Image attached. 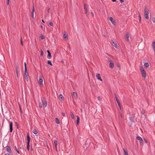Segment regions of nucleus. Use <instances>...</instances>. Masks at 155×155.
<instances>
[{"instance_id": "nucleus-29", "label": "nucleus", "mask_w": 155, "mask_h": 155, "mask_svg": "<svg viewBox=\"0 0 155 155\" xmlns=\"http://www.w3.org/2000/svg\"><path fill=\"white\" fill-rule=\"evenodd\" d=\"M54 145H55V147H56V146H57V141L56 140H55L54 141Z\"/></svg>"}, {"instance_id": "nucleus-14", "label": "nucleus", "mask_w": 155, "mask_h": 155, "mask_svg": "<svg viewBox=\"0 0 155 155\" xmlns=\"http://www.w3.org/2000/svg\"><path fill=\"white\" fill-rule=\"evenodd\" d=\"M73 96L74 97L75 99H77L78 98L77 94L76 92H74L73 93Z\"/></svg>"}, {"instance_id": "nucleus-51", "label": "nucleus", "mask_w": 155, "mask_h": 155, "mask_svg": "<svg viewBox=\"0 0 155 155\" xmlns=\"http://www.w3.org/2000/svg\"><path fill=\"white\" fill-rule=\"evenodd\" d=\"M62 114L63 115V116H64L65 115V113L64 112L62 113Z\"/></svg>"}, {"instance_id": "nucleus-24", "label": "nucleus", "mask_w": 155, "mask_h": 155, "mask_svg": "<svg viewBox=\"0 0 155 155\" xmlns=\"http://www.w3.org/2000/svg\"><path fill=\"white\" fill-rule=\"evenodd\" d=\"M70 114H71V117L73 119H74V115L73 114V113L72 112H71Z\"/></svg>"}, {"instance_id": "nucleus-48", "label": "nucleus", "mask_w": 155, "mask_h": 155, "mask_svg": "<svg viewBox=\"0 0 155 155\" xmlns=\"http://www.w3.org/2000/svg\"><path fill=\"white\" fill-rule=\"evenodd\" d=\"M139 21H140H140H141V17H140V15L139 14Z\"/></svg>"}, {"instance_id": "nucleus-35", "label": "nucleus", "mask_w": 155, "mask_h": 155, "mask_svg": "<svg viewBox=\"0 0 155 155\" xmlns=\"http://www.w3.org/2000/svg\"><path fill=\"white\" fill-rule=\"evenodd\" d=\"M40 37H41V39L42 40H43V39H44L45 38V37L44 36V35H41V36H40Z\"/></svg>"}, {"instance_id": "nucleus-47", "label": "nucleus", "mask_w": 155, "mask_h": 155, "mask_svg": "<svg viewBox=\"0 0 155 155\" xmlns=\"http://www.w3.org/2000/svg\"><path fill=\"white\" fill-rule=\"evenodd\" d=\"M15 124H16V125L17 126L18 128V124L17 122H15Z\"/></svg>"}, {"instance_id": "nucleus-60", "label": "nucleus", "mask_w": 155, "mask_h": 155, "mask_svg": "<svg viewBox=\"0 0 155 155\" xmlns=\"http://www.w3.org/2000/svg\"><path fill=\"white\" fill-rule=\"evenodd\" d=\"M55 150L56 151H57V147H55Z\"/></svg>"}, {"instance_id": "nucleus-49", "label": "nucleus", "mask_w": 155, "mask_h": 155, "mask_svg": "<svg viewBox=\"0 0 155 155\" xmlns=\"http://www.w3.org/2000/svg\"><path fill=\"white\" fill-rule=\"evenodd\" d=\"M9 2H10V0H7V5H9Z\"/></svg>"}, {"instance_id": "nucleus-18", "label": "nucleus", "mask_w": 155, "mask_h": 155, "mask_svg": "<svg viewBox=\"0 0 155 155\" xmlns=\"http://www.w3.org/2000/svg\"><path fill=\"white\" fill-rule=\"evenodd\" d=\"M77 125H78L79 124V120H80V118L78 116H77Z\"/></svg>"}, {"instance_id": "nucleus-21", "label": "nucleus", "mask_w": 155, "mask_h": 155, "mask_svg": "<svg viewBox=\"0 0 155 155\" xmlns=\"http://www.w3.org/2000/svg\"><path fill=\"white\" fill-rule=\"evenodd\" d=\"M144 66L146 68H147L149 66V64L148 63L146 62L144 64Z\"/></svg>"}, {"instance_id": "nucleus-30", "label": "nucleus", "mask_w": 155, "mask_h": 155, "mask_svg": "<svg viewBox=\"0 0 155 155\" xmlns=\"http://www.w3.org/2000/svg\"><path fill=\"white\" fill-rule=\"evenodd\" d=\"M27 149L29 151V143H27Z\"/></svg>"}, {"instance_id": "nucleus-56", "label": "nucleus", "mask_w": 155, "mask_h": 155, "mask_svg": "<svg viewBox=\"0 0 155 155\" xmlns=\"http://www.w3.org/2000/svg\"><path fill=\"white\" fill-rule=\"evenodd\" d=\"M113 2H115L116 1V0H111Z\"/></svg>"}, {"instance_id": "nucleus-42", "label": "nucleus", "mask_w": 155, "mask_h": 155, "mask_svg": "<svg viewBox=\"0 0 155 155\" xmlns=\"http://www.w3.org/2000/svg\"><path fill=\"white\" fill-rule=\"evenodd\" d=\"M15 150H16V151L17 152V153H20L19 152V151H18V150L17 149V148H16V147H15Z\"/></svg>"}, {"instance_id": "nucleus-22", "label": "nucleus", "mask_w": 155, "mask_h": 155, "mask_svg": "<svg viewBox=\"0 0 155 155\" xmlns=\"http://www.w3.org/2000/svg\"><path fill=\"white\" fill-rule=\"evenodd\" d=\"M152 46H153V50L155 52V41H154L153 42Z\"/></svg>"}, {"instance_id": "nucleus-12", "label": "nucleus", "mask_w": 155, "mask_h": 155, "mask_svg": "<svg viewBox=\"0 0 155 155\" xmlns=\"http://www.w3.org/2000/svg\"><path fill=\"white\" fill-rule=\"evenodd\" d=\"M47 52L48 53L47 58L48 59H50L51 57V54L50 51L48 50H47Z\"/></svg>"}, {"instance_id": "nucleus-62", "label": "nucleus", "mask_w": 155, "mask_h": 155, "mask_svg": "<svg viewBox=\"0 0 155 155\" xmlns=\"http://www.w3.org/2000/svg\"><path fill=\"white\" fill-rule=\"evenodd\" d=\"M144 113V112H142V113Z\"/></svg>"}, {"instance_id": "nucleus-46", "label": "nucleus", "mask_w": 155, "mask_h": 155, "mask_svg": "<svg viewBox=\"0 0 155 155\" xmlns=\"http://www.w3.org/2000/svg\"><path fill=\"white\" fill-rule=\"evenodd\" d=\"M97 99L99 101H101V97L100 96H98V97H97Z\"/></svg>"}, {"instance_id": "nucleus-11", "label": "nucleus", "mask_w": 155, "mask_h": 155, "mask_svg": "<svg viewBox=\"0 0 155 155\" xmlns=\"http://www.w3.org/2000/svg\"><path fill=\"white\" fill-rule=\"evenodd\" d=\"M142 76L144 78H145L146 77V72L145 71H142L141 72Z\"/></svg>"}, {"instance_id": "nucleus-28", "label": "nucleus", "mask_w": 155, "mask_h": 155, "mask_svg": "<svg viewBox=\"0 0 155 155\" xmlns=\"http://www.w3.org/2000/svg\"><path fill=\"white\" fill-rule=\"evenodd\" d=\"M47 63L48 64H50L51 65H52V64L51 61L48 60L47 61Z\"/></svg>"}, {"instance_id": "nucleus-5", "label": "nucleus", "mask_w": 155, "mask_h": 155, "mask_svg": "<svg viewBox=\"0 0 155 155\" xmlns=\"http://www.w3.org/2000/svg\"><path fill=\"white\" fill-rule=\"evenodd\" d=\"M42 78L43 77L42 76H40L39 78L38 83L41 85H43Z\"/></svg>"}, {"instance_id": "nucleus-57", "label": "nucleus", "mask_w": 155, "mask_h": 155, "mask_svg": "<svg viewBox=\"0 0 155 155\" xmlns=\"http://www.w3.org/2000/svg\"><path fill=\"white\" fill-rule=\"evenodd\" d=\"M43 22V23H45V21H44V20H43V19H42L41 20Z\"/></svg>"}, {"instance_id": "nucleus-63", "label": "nucleus", "mask_w": 155, "mask_h": 155, "mask_svg": "<svg viewBox=\"0 0 155 155\" xmlns=\"http://www.w3.org/2000/svg\"><path fill=\"white\" fill-rule=\"evenodd\" d=\"M144 113V112H142V113Z\"/></svg>"}, {"instance_id": "nucleus-2", "label": "nucleus", "mask_w": 155, "mask_h": 155, "mask_svg": "<svg viewBox=\"0 0 155 155\" xmlns=\"http://www.w3.org/2000/svg\"><path fill=\"white\" fill-rule=\"evenodd\" d=\"M108 61L110 62V63L109 64V67L111 69H112L114 67V63L113 61L110 59L108 58Z\"/></svg>"}, {"instance_id": "nucleus-31", "label": "nucleus", "mask_w": 155, "mask_h": 155, "mask_svg": "<svg viewBox=\"0 0 155 155\" xmlns=\"http://www.w3.org/2000/svg\"><path fill=\"white\" fill-rule=\"evenodd\" d=\"M39 107L41 108L42 107V104L39 101Z\"/></svg>"}, {"instance_id": "nucleus-37", "label": "nucleus", "mask_w": 155, "mask_h": 155, "mask_svg": "<svg viewBox=\"0 0 155 155\" xmlns=\"http://www.w3.org/2000/svg\"><path fill=\"white\" fill-rule=\"evenodd\" d=\"M24 65H25V70L27 69V68L26 67V64L25 62L24 63Z\"/></svg>"}, {"instance_id": "nucleus-19", "label": "nucleus", "mask_w": 155, "mask_h": 155, "mask_svg": "<svg viewBox=\"0 0 155 155\" xmlns=\"http://www.w3.org/2000/svg\"><path fill=\"white\" fill-rule=\"evenodd\" d=\"M122 117H123L122 115L121 114L120 112H119V116L118 117L119 120H121L120 119V118H122Z\"/></svg>"}, {"instance_id": "nucleus-15", "label": "nucleus", "mask_w": 155, "mask_h": 155, "mask_svg": "<svg viewBox=\"0 0 155 155\" xmlns=\"http://www.w3.org/2000/svg\"><path fill=\"white\" fill-rule=\"evenodd\" d=\"M63 38L65 40H67L68 39V35L67 34H63Z\"/></svg>"}, {"instance_id": "nucleus-40", "label": "nucleus", "mask_w": 155, "mask_h": 155, "mask_svg": "<svg viewBox=\"0 0 155 155\" xmlns=\"http://www.w3.org/2000/svg\"><path fill=\"white\" fill-rule=\"evenodd\" d=\"M41 55L42 56H43V53L42 50L41 51Z\"/></svg>"}, {"instance_id": "nucleus-33", "label": "nucleus", "mask_w": 155, "mask_h": 155, "mask_svg": "<svg viewBox=\"0 0 155 155\" xmlns=\"http://www.w3.org/2000/svg\"><path fill=\"white\" fill-rule=\"evenodd\" d=\"M47 12H46V14L47 15H48L49 14V8H47Z\"/></svg>"}, {"instance_id": "nucleus-6", "label": "nucleus", "mask_w": 155, "mask_h": 155, "mask_svg": "<svg viewBox=\"0 0 155 155\" xmlns=\"http://www.w3.org/2000/svg\"><path fill=\"white\" fill-rule=\"evenodd\" d=\"M25 78L27 79V80L28 81V74L27 72V70H25Z\"/></svg>"}, {"instance_id": "nucleus-10", "label": "nucleus", "mask_w": 155, "mask_h": 155, "mask_svg": "<svg viewBox=\"0 0 155 155\" xmlns=\"http://www.w3.org/2000/svg\"><path fill=\"white\" fill-rule=\"evenodd\" d=\"M111 43L112 44V45L116 48H117V44L113 40H111Z\"/></svg>"}, {"instance_id": "nucleus-3", "label": "nucleus", "mask_w": 155, "mask_h": 155, "mask_svg": "<svg viewBox=\"0 0 155 155\" xmlns=\"http://www.w3.org/2000/svg\"><path fill=\"white\" fill-rule=\"evenodd\" d=\"M41 101L43 103L44 107H46L47 106V103L45 97H43L41 99Z\"/></svg>"}, {"instance_id": "nucleus-36", "label": "nucleus", "mask_w": 155, "mask_h": 155, "mask_svg": "<svg viewBox=\"0 0 155 155\" xmlns=\"http://www.w3.org/2000/svg\"><path fill=\"white\" fill-rule=\"evenodd\" d=\"M16 73L17 74V77H18V70L17 68H16Z\"/></svg>"}, {"instance_id": "nucleus-13", "label": "nucleus", "mask_w": 155, "mask_h": 155, "mask_svg": "<svg viewBox=\"0 0 155 155\" xmlns=\"http://www.w3.org/2000/svg\"><path fill=\"white\" fill-rule=\"evenodd\" d=\"M6 150L9 153H11V150L10 148V147L9 146H7L6 147Z\"/></svg>"}, {"instance_id": "nucleus-20", "label": "nucleus", "mask_w": 155, "mask_h": 155, "mask_svg": "<svg viewBox=\"0 0 155 155\" xmlns=\"http://www.w3.org/2000/svg\"><path fill=\"white\" fill-rule=\"evenodd\" d=\"M125 37L127 38V40L129 41V35L128 33H127L125 35Z\"/></svg>"}, {"instance_id": "nucleus-9", "label": "nucleus", "mask_w": 155, "mask_h": 155, "mask_svg": "<svg viewBox=\"0 0 155 155\" xmlns=\"http://www.w3.org/2000/svg\"><path fill=\"white\" fill-rule=\"evenodd\" d=\"M96 76L97 79L98 80H100L101 81H102V80L101 78V74H97L96 75Z\"/></svg>"}, {"instance_id": "nucleus-59", "label": "nucleus", "mask_w": 155, "mask_h": 155, "mask_svg": "<svg viewBox=\"0 0 155 155\" xmlns=\"http://www.w3.org/2000/svg\"><path fill=\"white\" fill-rule=\"evenodd\" d=\"M41 28L42 29L43 28V26L42 25H41Z\"/></svg>"}, {"instance_id": "nucleus-32", "label": "nucleus", "mask_w": 155, "mask_h": 155, "mask_svg": "<svg viewBox=\"0 0 155 155\" xmlns=\"http://www.w3.org/2000/svg\"><path fill=\"white\" fill-rule=\"evenodd\" d=\"M84 9L85 11V13L87 14V8L86 7H85V8H84Z\"/></svg>"}, {"instance_id": "nucleus-64", "label": "nucleus", "mask_w": 155, "mask_h": 155, "mask_svg": "<svg viewBox=\"0 0 155 155\" xmlns=\"http://www.w3.org/2000/svg\"><path fill=\"white\" fill-rule=\"evenodd\" d=\"M144 113V112H142V113Z\"/></svg>"}, {"instance_id": "nucleus-16", "label": "nucleus", "mask_w": 155, "mask_h": 155, "mask_svg": "<svg viewBox=\"0 0 155 155\" xmlns=\"http://www.w3.org/2000/svg\"><path fill=\"white\" fill-rule=\"evenodd\" d=\"M27 143H29L30 142V137L28 134L27 136Z\"/></svg>"}, {"instance_id": "nucleus-53", "label": "nucleus", "mask_w": 155, "mask_h": 155, "mask_svg": "<svg viewBox=\"0 0 155 155\" xmlns=\"http://www.w3.org/2000/svg\"><path fill=\"white\" fill-rule=\"evenodd\" d=\"M84 8H85V7H86V5L85 4H84Z\"/></svg>"}, {"instance_id": "nucleus-27", "label": "nucleus", "mask_w": 155, "mask_h": 155, "mask_svg": "<svg viewBox=\"0 0 155 155\" xmlns=\"http://www.w3.org/2000/svg\"><path fill=\"white\" fill-rule=\"evenodd\" d=\"M33 133L34 134H37V131L36 130L34 129L33 130Z\"/></svg>"}, {"instance_id": "nucleus-39", "label": "nucleus", "mask_w": 155, "mask_h": 155, "mask_svg": "<svg viewBox=\"0 0 155 155\" xmlns=\"http://www.w3.org/2000/svg\"><path fill=\"white\" fill-rule=\"evenodd\" d=\"M152 21L153 23H155V18H152Z\"/></svg>"}, {"instance_id": "nucleus-34", "label": "nucleus", "mask_w": 155, "mask_h": 155, "mask_svg": "<svg viewBox=\"0 0 155 155\" xmlns=\"http://www.w3.org/2000/svg\"><path fill=\"white\" fill-rule=\"evenodd\" d=\"M140 71L141 72H142V71H143L145 70H144L143 68L142 67H140Z\"/></svg>"}, {"instance_id": "nucleus-44", "label": "nucleus", "mask_w": 155, "mask_h": 155, "mask_svg": "<svg viewBox=\"0 0 155 155\" xmlns=\"http://www.w3.org/2000/svg\"><path fill=\"white\" fill-rule=\"evenodd\" d=\"M49 25L51 26H52L53 25V23L52 22H50L49 23Z\"/></svg>"}, {"instance_id": "nucleus-58", "label": "nucleus", "mask_w": 155, "mask_h": 155, "mask_svg": "<svg viewBox=\"0 0 155 155\" xmlns=\"http://www.w3.org/2000/svg\"><path fill=\"white\" fill-rule=\"evenodd\" d=\"M117 66H118V67H120V65H119V64H118V65H117Z\"/></svg>"}, {"instance_id": "nucleus-55", "label": "nucleus", "mask_w": 155, "mask_h": 155, "mask_svg": "<svg viewBox=\"0 0 155 155\" xmlns=\"http://www.w3.org/2000/svg\"><path fill=\"white\" fill-rule=\"evenodd\" d=\"M5 155H10L9 153H6Z\"/></svg>"}, {"instance_id": "nucleus-50", "label": "nucleus", "mask_w": 155, "mask_h": 155, "mask_svg": "<svg viewBox=\"0 0 155 155\" xmlns=\"http://www.w3.org/2000/svg\"><path fill=\"white\" fill-rule=\"evenodd\" d=\"M120 1L121 3H122L124 2V0H120Z\"/></svg>"}, {"instance_id": "nucleus-41", "label": "nucleus", "mask_w": 155, "mask_h": 155, "mask_svg": "<svg viewBox=\"0 0 155 155\" xmlns=\"http://www.w3.org/2000/svg\"><path fill=\"white\" fill-rule=\"evenodd\" d=\"M21 44L22 45H23V43L22 41V38H21Z\"/></svg>"}, {"instance_id": "nucleus-26", "label": "nucleus", "mask_w": 155, "mask_h": 155, "mask_svg": "<svg viewBox=\"0 0 155 155\" xmlns=\"http://www.w3.org/2000/svg\"><path fill=\"white\" fill-rule=\"evenodd\" d=\"M117 103L118 104V105L119 107H120V109H121V106L120 105V102L119 101H117Z\"/></svg>"}, {"instance_id": "nucleus-38", "label": "nucleus", "mask_w": 155, "mask_h": 155, "mask_svg": "<svg viewBox=\"0 0 155 155\" xmlns=\"http://www.w3.org/2000/svg\"><path fill=\"white\" fill-rule=\"evenodd\" d=\"M115 98H116V100L117 101V102L119 101L118 100L116 94H115Z\"/></svg>"}, {"instance_id": "nucleus-43", "label": "nucleus", "mask_w": 155, "mask_h": 155, "mask_svg": "<svg viewBox=\"0 0 155 155\" xmlns=\"http://www.w3.org/2000/svg\"><path fill=\"white\" fill-rule=\"evenodd\" d=\"M144 141L146 143H147L148 142V141H147V139L145 138H144Z\"/></svg>"}, {"instance_id": "nucleus-52", "label": "nucleus", "mask_w": 155, "mask_h": 155, "mask_svg": "<svg viewBox=\"0 0 155 155\" xmlns=\"http://www.w3.org/2000/svg\"><path fill=\"white\" fill-rule=\"evenodd\" d=\"M91 14L93 16H94V15L92 12H91Z\"/></svg>"}, {"instance_id": "nucleus-25", "label": "nucleus", "mask_w": 155, "mask_h": 155, "mask_svg": "<svg viewBox=\"0 0 155 155\" xmlns=\"http://www.w3.org/2000/svg\"><path fill=\"white\" fill-rule=\"evenodd\" d=\"M55 121L56 123H57V124H59V119L58 118H55Z\"/></svg>"}, {"instance_id": "nucleus-7", "label": "nucleus", "mask_w": 155, "mask_h": 155, "mask_svg": "<svg viewBox=\"0 0 155 155\" xmlns=\"http://www.w3.org/2000/svg\"><path fill=\"white\" fill-rule=\"evenodd\" d=\"M109 20L111 21V23H112V24L114 25H116V22L113 19V18L112 17H110L109 18Z\"/></svg>"}, {"instance_id": "nucleus-45", "label": "nucleus", "mask_w": 155, "mask_h": 155, "mask_svg": "<svg viewBox=\"0 0 155 155\" xmlns=\"http://www.w3.org/2000/svg\"><path fill=\"white\" fill-rule=\"evenodd\" d=\"M34 11H35L34 7H33V8H32V13H34Z\"/></svg>"}, {"instance_id": "nucleus-54", "label": "nucleus", "mask_w": 155, "mask_h": 155, "mask_svg": "<svg viewBox=\"0 0 155 155\" xmlns=\"http://www.w3.org/2000/svg\"><path fill=\"white\" fill-rule=\"evenodd\" d=\"M32 17H34V13H32Z\"/></svg>"}, {"instance_id": "nucleus-8", "label": "nucleus", "mask_w": 155, "mask_h": 155, "mask_svg": "<svg viewBox=\"0 0 155 155\" xmlns=\"http://www.w3.org/2000/svg\"><path fill=\"white\" fill-rule=\"evenodd\" d=\"M10 132H12L13 131V123L12 122H9Z\"/></svg>"}, {"instance_id": "nucleus-1", "label": "nucleus", "mask_w": 155, "mask_h": 155, "mask_svg": "<svg viewBox=\"0 0 155 155\" xmlns=\"http://www.w3.org/2000/svg\"><path fill=\"white\" fill-rule=\"evenodd\" d=\"M144 17L147 19L149 18V10L148 8L146 7H145L144 9Z\"/></svg>"}, {"instance_id": "nucleus-23", "label": "nucleus", "mask_w": 155, "mask_h": 155, "mask_svg": "<svg viewBox=\"0 0 155 155\" xmlns=\"http://www.w3.org/2000/svg\"><path fill=\"white\" fill-rule=\"evenodd\" d=\"M63 96H62V95L61 94H60L59 96V100L60 99H62V100H63Z\"/></svg>"}, {"instance_id": "nucleus-17", "label": "nucleus", "mask_w": 155, "mask_h": 155, "mask_svg": "<svg viewBox=\"0 0 155 155\" xmlns=\"http://www.w3.org/2000/svg\"><path fill=\"white\" fill-rule=\"evenodd\" d=\"M123 150L124 151V155H128L127 151L126 150H125L124 149H123Z\"/></svg>"}, {"instance_id": "nucleus-4", "label": "nucleus", "mask_w": 155, "mask_h": 155, "mask_svg": "<svg viewBox=\"0 0 155 155\" xmlns=\"http://www.w3.org/2000/svg\"><path fill=\"white\" fill-rule=\"evenodd\" d=\"M137 139L139 140L140 145H143V141L142 138L140 136H137Z\"/></svg>"}, {"instance_id": "nucleus-61", "label": "nucleus", "mask_w": 155, "mask_h": 155, "mask_svg": "<svg viewBox=\"0 0 155 155\" xmlns=\"http://www.w3.org/2000/svg\"><path fill=\"white\" fill-rule=\"evenodd\" d=\"M31 150H33V149H32V148L31 147Z\"/></svg>"}]
</instances>
